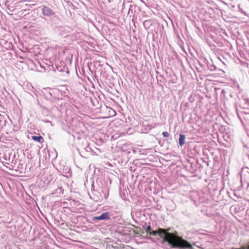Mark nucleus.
Masks as SVG:
<instances>
[{
	"label": "nucleus",
	"mask_w": 249,
	"mask_h": 249,
	"mask_svg": "<svg viewBox=\"0 0 249 249\" xmlns=\"http://www.w3.org/2000/svg\"><path fill=\"white\" fill-rule=\"evenodd\" d=\"M170 243L175 248L179 249L191 248V245L188 242L178 237H173L170 240Z\"/></svg>",
	"instance_id": "1"
},
{
	"label": "nucleus",
	"mask_w": 249,
	"mask_h": 249,
	"mask_svg": "<svg viewBox=\"0 0 249 249\" xmlns=\"http://www.w3.org/2000/svg\"><path fill=\"white\" fill-rule=\"evenodd\" d=\"M42 13L43 16L47 17H51L55 15V12L53 10L46 5L42 6Z\"/></svg>",
	"instance_id": "2"
},
{
	"label": "nucleus",
	"mask_w": 249,
	"mask_h": 249,
	"mask_svg": "<svg viewBox=\"0 0 249 249\" xmlns=\"http://www.w3.org/2000/svg\"><path fill=\"white\" fill-rule=\"evenodd\" d=\"M113 213L112 212H107L102 213L100 216H94L93 218H110L111 216L112 218H116V216L113 215Z\"/></svg>",
	"instance_id": "3"
},
{
	"label": "nucleus",
	"mask_w": 249,
	"mask_h": 249,
	"mask_svg": "<svg viewBox=\"0 0 249 249\" xmlns=\"http://www.w3.org/2000/svg\"><path fill=\"white\" fill-rule=\"evenodd\" d=\"M159 232L156 231H151V232H150L149 234L150 235H153V236H156L158 234H160L161 235H165L166 236V234L167 233L164 231V230H162V229H160L159 230Z\"/></svg>",
	"instance_id": "4"
},
{
	"label": "nucleus",
	"mask_w": 249,
	"mask_h": 249,
	"mask_svg": "<svg viewBox=\"0 0 249 249\" xmlns=\"http://www.w3.org/2000/svg\"><path fill=\"white\" fill-rule=\"evenodd\" d=\"M185 136L183 134H179L178 139V143L180 146H182L185 144Z\"/></svg>",
	"instance_id": "5"
},
{
	"label": "nucleus",
	"mask_w": 249,
	"mask_h": 249,
	"mask_svg": "<svg viewBox=\"0 0 249 249\" xmlns=\"http://www.w3.org/2000/svg\"><path fill=\"white\" fill-rule=\"evenodd\" d=\"M51 220V221H53L55 224H57V226L60 225H63V220L62 219H50Z\"/></svg>",
	"instance_id": "6"
},
{
	"label": "nucleus",
	"mask_w": 249,
	"mask_h": 249,
	"mask_svg": "<svg viewBox=\"0 0 249 249\" xmlns=\"http://www.w3.org/2000/svg\"><path fill=\"white\" fill-rule=\"evenodd\" d=\"M32 140H33L34 141H35L36 142H40L41 140L43 139V138L41 136H33L32 137Z\"/></svg>",
	"instance_id": "7"
},
{
	"label": "nucleus",
	"mask_w": 249,
	"mask_h": 249,
	"mask_svg": "<svg viewBox=\"0 0 249 249\" xmlns=\"http://www.w3.org/2000/svg\"><path fill=\"white\" fill-rule=\"evenodd\" d=\"M145 230H146V232L147 233H150V232H151V226H149V225L147 226H146V229H145Z\"/></svg>",
	"instance_id": "8"
},
{
	"label": "nucleus",
	"mask_w": 249,
	"mask_h": 249,
	"mask_svg": "<svg viewBox=\"0 0 249 249\" xmlns=\"http://www.w3.org/2000/svg\"><path fill=\"white\" fill-rule=\"evenodd\" d=\"M162 135L164 137H168L169 136V134L168 132L164 131L162 132Z\"/></svg>",
	"instance_id": "9"
},
{
	"label": "nucleus",
	"mask_w": 249,
	"mask_h": 249,
	"mask_svg": "<svg viewBox=\"0 0 249 249\" xmlns=\"http://www.w3.org/2000/svg\"><path fill=\"white\" fill-rule=\"evenodd\" d=\"M46 220H47L49 222H50V221H49V220H48V219L46 218Z\"/></svg>",
	"instance_id": "10"
},
{
	"label": "nucleus",
	"mask_w": 249,
	"mask_h": 249,
	"mask_svg": "<svg viewBox=\"0 0 249 249\" xmlns=\"http://www.w3.org/2000/svg\"><path fill=\"white\" fill-rule=\"evenodd\" d=\"M97 220H99V219H97ZM101 220H102L103 219L102 218H101L100 219Z\"/></svg>",
	"instance_id": "11"
}]
</instances>
